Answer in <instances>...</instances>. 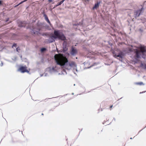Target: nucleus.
Segmentation results:
<instances>
[{"mask_svg":"<svg viewBox=\"0 0 146 146\" xmlns=\"http://www.w3.org/2000/svg\"><path fill=\"white\" fill-rule=\"evenodd\" d=\"M35 22V21H33L28 26V28L31 30V33L35 35L38 36H50L49 33H40V31L44 27V23L38 21L35 24L33 23Z\"/></svg>","mask_w":146,"mask_h":146,"instance_id":"1","label":"nucleus"},{"mask_svg":"<svg viewBox=\"0 0 146 146\" xmlns=\"http://www.w3.org/2000/svg\"><path fill=\"white\" fill-rule=\"evenodd\" d=\"M141 48L142 50L137 52L135 56L138 59L141 58L145 59L146 57V48L145 47H142Z\"/></svg>","mask_w":146,"mask_h":146,"instance_id":"2","label":"nucleus"},{"mask_svg":"<svg viewBox=\"0 0 146 146\" xmlns=\"http://www.w3.org/2000/svg\"><path fill=\"white\" fill-rule=\"evenodd\" d=\"M144 10V8L143 7L141 8L138 9L134 12V17L136 19L139 17L141 15L143 14Z\"/></svg>","mask_w":146,"mask_h":146,"instance_id":"3","label":"nucleus"},{"mask_svg":"<svg viewBox=\"0 0 146 146\" xmlns=\"http://www.w3.org/2000/svg\"><path fill=\"white\" fill-rule=\"evenodd\" d=\"M49 38L48 40H46V43H51L55 41V40L56 39H61L62 38L64 39H66V37H49Z\"/></svg>","mask_w":146,"mask_h":146,"instance_id":"4","label":"nucleus"},{"mask_svg":"<svg viewBox=\"0 0 146 146\" xmlns=\"http://www.w3.org/2000/svg\"><path fill=\"white\" fill-rule=\"evenodd\" d=\"M27 68V67L25 65V66L21 65L19 66L18 70L22 73H24L25 72L28 73L29 72V71L28 70Z\"/></svg>","mask_w":146,"mask_h":146,"instance_id":"5","label":"nucleus"},{"mask_svg":"<svg viewBox=\"0 0 146 146\" xmlns=\"http://www.w3.org/2000/svg\"><path fill=\"white\" fill-rule=\"evenodd\" d=\"M53 33L54 35L56 36H65L62 31L54 30Z\"/></svg>","mask_w":146,"mask_h":146,"instance_id":"6","label":"nucleus"},{"mask_svg":"<svg viewBox=\"0 0 146 146\" xmlns=\"http://www.w3.org/2000/svg\"><path fill=\"white\" fill-rule=\"evenodd\" d=\"M126 53L125 50L120 51L118 53L117 56L119 58L122 59Z\"/></svg>","mask_w":146,"mask_h":146,"instance_id":"7","label":"nucleus"},{"mask_svg":"<svg viewBox=\"0 0 146 146\" xmlns=\"http://www.w3.org/2000/svg\"><path fill=\"white\" fill-rule=\"evenodd\" d=\"M70 53L71 55L74 56L77 53L78 50L75 48L72 47L70 50Z\"/></svg>","mask_w":146,"mask_h":146,"instance_id":"8","label":"nucleus"},{"mask_svg":"<svg viewBox=\"0 0 146 146\" xmlns=\"http://www.w3.org/2000/svg\"><path fill=\"white\" fill-rule=\"evenodd\" d=\"M70 63V62L67 60L66 61L63 65H62V67L67 70H70L71 69V68L68 67V66H69Z\"/></svg>","mask_w":146,"mask_h":146,"instance_id":"9","label":"nucleus"},{"mask_svg":"<svg viewBox=\"0 0 146 146\" xmlns=\"http://www.w3.org/2000/svg\"><path fill=\"white\" fill-rule=\"evenodd\" d=\"M56 67V66L55 67L53 66L52 68L49 67L46 68V70L47 71L49 72L50 74H51L52 72H55L56 71V70L55 69Z\"/></svg>","mask_w":146,"mask_h":146,"instance_id":"10","label":"nucleus"},{"mask_svg":"<svg viewBox=\"0 0 146 146\" xmlns=\"http://www.w3.org/2000/svg\"><path fill=\"white\" fill-rule=\"evenodd\" d=\"M18 26L20 27H25L26 25L25 21H20L18 22Z\"/></svg>","mask_w":146,"mask_h":146,"instance_id":"11","label":"nucleus"},{"mask_svg":"<svg viewBox=\"0 0 146 146\" xmlns=\"http://www.w3.org/2000/svg\"><path fill=\"white\" fill-rule=\"evenodd\" d=\"M43 17H44L45 20L50 25H52L50 21H49L47 15H46L44 11H43L42 13Z\"/></svg>","mask_w":146,"mask_h":146,"instance_id":"12","label":"nucleus"},{"mask_svg":"<svg viewBox=\"0 0 146 146\" xmlns=\"http://www.w3.org/2000/svg\"><path fill=\"white\" fill-rule=\"evenodd\" d=\"M100 3V1H97L95 3L94 6L92 8V10H94L95 9H97L99 8Z\"/></svg>","mask_w":146,"mask_h":146,"instance_id":"13","label":"nucleus"},{"mask_svg":"<svg viewBox=\"0 0 146 146\" xmlns=\"http://www.w3.org/2000/svg\"><path fill=\"white\" fill-rule=\"evenodd\" d=\"M62 46L64 50V52L67 51L68 49L67 42L65 41H64L63 43Z\"/></svg>","mask_w":146,"mask_h":146,"instance_id":"14","label":"nucleus"},{"mask_svg":"<svg viewBox=\"0 0 146 146\" xmlns=\"http://www.w3.org/2000/svg\"><path fill=\"white\" fill-rule=\"evenodd\" d=\"M82 25V21L80 22L79 23H76L75 24H74L73 25L74 26V27L75 28H76L75 27V26H77L78 27L79 26H81ZM76 29H77V28H76Z\"/></svg>","mask_w":146,"mask_h":146,"instance_id":"15","label":"nucleus"},{"mask_svg":"<svg viewBox=\"0 0 146 146\" xmlns=\"http://www.w3.org/2000/svg\"><path fill=\"white\" fill-rule=\"evenodd\" d=\"M139 67H141L143 69L146 70V63L144 64L143 63H141L140 65L139 66Z\"/></svg>","mask_w":146,"mask_h":146,"instance_id":"16","label":"nucleus"},{"mask_svg":"<svg viewBox=\"0 0 146 146\" xmlns=\"http://www.w3.org/2000/svg\"><path fill=\"white\" fill-rule=\"evenodd\" d=\"M70 67H72L73 66H74L75 67H76V65L74 62H72V63H70L69 64Z\"/></svg>","mask_w":146,"mask_h":146,"instance_id":"17","label":"nucleus"},{"mask_svg":"<svg viewBox=\"0 0 146 146\" xmlns=\"http://www.w3.org/2000/svg\"><path fill=\"white\" fill-rule=\"evenodd\" d=\"M62 3L61 2V1H60V2H58L57 3V4L55 5L54 6V7L53 8V9L54 8H55L57 7V6H59V5H61L62 4Z\"/></svg>","mask_w":146,"mask_h":146,"instance_id":"18","label":"nucleus"},{"mask_svg":"<svg viewBox=\"0 0 146 146\" xmlns=\"http://www.w3.org/2000/svg\"><path fill=\"white\" fill-rule=\"evenodd\" d=\"M55 62L56 63V64L58 65H59L61 67H62V64H61L56 59H55Z\"/></svg>","mask_w":146,"mask_h":146,"instance_id":"19","label":"nucleus"},{"mask_svg":"<svg viewBox=\"0 0 146 146\" xmlns=\"http://www.w3.org/2000/svg\"><path fill=\"white\" fill-rule=\"evenodd\" d=\"M135 84H137V85H144V84H143V83L142 82H136L135 83Z\"/></svg>","mask_w":146,"mask_h":146,"instance_id":"20","label":"nucleus"},{"mask_svg":"<svg viewBox=\"0 0 146 146\" xmlns=\"http://www.w3.org/2000/svg\"><path fill=\"white\" fill-rule=\"evenodd\" d=\"M45 28L48 30H50L51 29V28L48 25H46L45 27Z\"/></svg>","mask_w":146,"mask_h":146,"instance_id":"21","label":"nucleus"},{"mask_svg":"<svg viewBox=\"0 0 146 146\" xmlns=\"http://www.w3.org/2000/svg\"><path fill=\"white\" fill-rule=\"evenodd\" d=\"M138 59L135 57V58L134 60V62L135 63L137 64L138 62Z\"/></svg>","mask_w":146,"mask_h":146,"instance_id":"22","label":"nucleus"},{"mask_svg":"<svg viewBox=\"0 0 146 146\" xmlns=\"http://www.w3.org/2000/svg\"><path fill=\"white\" fill-rule=\"evenodd\" d=\"M141 6L142 7H143L144 8V7H146V1H144L143 5H141Z\"/></svg>","mask_w":146,"mask_h":146,"instance_id":"23","label":"nucleus"},{"mask_svg":"<svg viewBox=\"0 0 146 146\" xmlns=\"http://www.w3.org/2000/svg\"><path fill=\"white\" fill-rule=\"evenodd\" d=\"M118 55V53L116 54L115 52L113 53V57H114L115 58H117V57H118L117 56Z\"/></svg>","mask_w":146,"mask_h":146,"instance_id":"24","label":"nucleus"},{"mask_svg":"<svg viewBox=\"0 0 146 146\" xmlns=\"http://www.w3.org/2000/svg\"><path fill=\"white\" fill-rule=\"evenodd\" d=\"M98 64V63L94 62V63H93V64L91 66L89 67L88 68H90L92 66H96V65H97Z\"/></svg>","mask_w":146,"mask_h":146,"instance_id":"25","label":"nucleus"},{"mask_svg":"<svg viewBox=\"0 0 146 146\" xmlns=\"http://www.w3.org/2000/svg\"><path fill=\"white\" fill-rule=\"evenodd\" d=\"M17 46V44L16 43H14L12 46L11 47L13 48L14 47L16 48Z\"/></svg>","mask_w":146,"mask_h":146,"instance_id":"26","label":"nucleus"},{"mask_svg":"<svg viewBox=\"0 0 146 146\" xmlns=\"http://www.w3.org/2000/svg\"><path fill=\"white\" fill-rule=\"evenodd\" d=\"M46 50V48H42L40 49L41 52H43Z\"/></svg>","mask_w":146,"mask_h":146,"instance_id":"27","label":"nucleus"},{"mask_svg":"<svg viewBox=\"0 0 146 146\" xmlns=\"http://www.w3.org/2000/svg\"><path fill=\"white\" fill-rule=\"evenodd\" d=\"M16 51L17 52H19V50H20V49L19 47H17L16 49Z\"/></svg>","mask_w":146,"mask_h":146,"instance_id":"28","label":"nucleus"},{"mask_svg":"<svg viewBox=\"0 0 146 146\" xmlns=\"http://www.w3.org/2000/svg\"><path fill=\"white\" fill-rule=\"evenodd\" d=\"M27 0H24L23 1H21L19 3V5H20L21 4H22L24 2H26V1H27Z\"/></svg>","mask_w":146,"mask_h":146,"instance_id":"29","label":"nucleus"},{"mask_svg":"<svg viewBox=\"0 0 146 146\" xmlns=\"http://www.w3.org/2000/svg\"><path fill=\"white\" fill-rule=\"evenodd\" d=\"M12 59L13 60L15 61L17 60V57L16 56H14L13 57V58H12Z\"/></svg>","mask_w":146,"mask_h":146,"instance_id":"30","label":"nucleus"},{"mask_svg":"<svg viewBox=\"0 0 146 146\" xmlns=\"http://www.w3.org/2000/svg\"><path fill=\"white\" fill-rule=\"evenodd\" d=\"M9 18H6L5 21V23H7L9 20Z\"/></svg>","mask_w":146,"mask_h":146,"instance_id":"31","label":"nucleus"},{"mask_svg":"<svg viewBox=\"0 0 146 146\" xmlns=\"http://www.w3.org/2000/svg\"><path fill=\"white\" fill-rule=\"evenodd\" d=\"M87 57L88 58H90V59H92L93 58V57H91V56H87Z\"/></svg>","mask_w":146,"mask_h":146,"instance_id":"32","label":"nucleus"},{"mask_svg":"<svg viewBox=\"0 0 146 146\" xmlns=\"http://www.w3.org/2000/svg\"><path fill=\"white\" fill-rule=\"evenodd\" d=\"M36 64L37 65H40L41 64L40 62H36Z\"/></svg>","mask_w":146,"mask_h":146,"instance_id":"33","label":"nucleus"},{"mask_svg":"<svg viewBox=\"0 0 146 146\" xmlns=\"http://www.w3.org/2000/svg\"><path fill=\"white\" fill-rule=\"evenodd\" d=\"M139 31L141 32H142L143 31V30L142 29H139Z\"/></svg>","mask_w":146,"mask_h":146,"instance_id":"34","label":"nucleus"},{"mask_svg":"<svg viewBox=\"0 0 146 146\" xmlns=\"http://www.w3.org/2000/svg\"><path fill=\"white\" fill-rule=\"evenodd\" d=\"M2 4V1L0 0V5H1Z\"/></svg>","mask_w":146,"mask_h":146,"instance_id":"35","label":"nucleus"},{"mask_svg":"<svg viewBox=\"0 0 146 146\" xmlns=\"http://www.w3.org/2000/svg\"><path fill=\"white\" fill-rule=\"evenodd\" d=\"M145 92H146V91H143L142 92H140L139 94H142V93H145Z\"/></svg>","mask_w":146,"mask_h":146,"instance_id":"36","label":"nucleus"},{"mask_svg":"<svg viewBox=\"0 0 146 146\" xmlns=\"http://www.w3.org/2000/svg\"><path fill=\"white\" fill-rule=\"evenodd\" d=\"M48 74L47 73H46L45 74L44 76H48Z\"/></svg>","mask_w":146,"mask_h":146,"instance_id":"37","label":"nucleus"},{"mask_svg":"<svg viewBox=\"0 0 146 146\" xmlns=\"http://www.w3.org/2000/svg\"><path fill=\"white\" fill-rule=\"evenodd\" d=\"M19 5V4H18L16 5H15V6H14V7H17V6H18Z\"/></svg>","mask_w":146,"mask_h":146,"instance_id":"38","label":"nucleus"},{"mask_svg":"<svg viewBox=\"0 0 146 146\" xmlns=\"http://www.w3.org/2000/svg\"><path fill=\"white\" fill-rule=\"evenodd\" d=\"M3 62H2L1 61V64H0V66H3Z\"/></svg>","mask_w":146,"mask_h":146,"instance_id":"39","label":"nucleus"},{"mask_svg":"<svg viewBox=\"0 0 146 146\" xmlns=\"http://www.w3.org/2000/svg\"><path fill=\"white\" fill-rule=\"evenodd\" d=\"M74 69H75L76 70V71H77V72L78 71V70H77V67H75V68H74Z\"/></svg>","mask_w":146,"mask_h":146,"instance_id":"40","label":"nucleus"},{"mask_svg":"<svg viewBox=\"0 0 146 146\" xmlns=\"http://www.w3.org/2000/svg\"><path fill=\"white\" fill-rule=\"evenodd\" d=\"M52 0H48V1L49 2H51L52 1Z\"/></svg>","mask_w":146,"mask_h":146,"instance_id":"41","label":"nucleus"},{"mask_svg":"<svg viewBox=\"0 0 146 146\" xmlns=\"http://www.w3.org/2000/svg\"><path fill=\"white\" fill-rule=\"evenodd\" d=\"M65 0H62V1H61L62 3H63Z\"/></svg>","mask_w":146,"mask_h":146,"instance_id":"42","label":"nucleus"},{"mask_svg":"<svg viewBox=\"0 0 146 146\" xmlns=\"http://www.w3.org/2000/svg\"><path fill=\"white\" fill-rule=\"evenodd\" d=\"M106 121H104L103 122V124H105V123H106Z\"/></svg>","mask_w":146,"mask_h":146,"instance_id":"43","label":"nucleus"},{"mask_svg":"<svg viewBox=\"0 0 146 146\" xmlns=\"http://www.w3.org/2000/svg\"><path fill=\"white\" fill-rule=\"evenodd\" d=\"M43 75H44L43 74H40V77H42V76H43Z\"/></svg>","mask_w":146,"mask_h":146,"instance_id":"44","label":"nucleus"},{"mask_svg":"<svg viewBox=\"0 0 146 146\" xmlns=\"http://www.w3.org/2000/svg\"><path fill=\"white\" fill-rule=\"evenodd\" d=\"M119 60L121 62H123V60H122V59H120Z\"/></svg>","mask_w":146,"mask_h":146,"instance_id":"45","label":"nucleus"},{"mask_svg":"<svg viewBox=\"0 0 146 146\" xmlns=\"http://www.w3.org/2000/svg\"><path fill=\"white\" fill-rule=\"evenodd\" d=\"M63 71H64V72H65L66 73V74H67V73H66V71L65 70H63Z\"/></svg>","mask_w":146,"mask_h":146,"instance_id":"46","label":"nucleus"},{"mask_svg":"<svg viewBox=\"0 0 146 146\" xmlns=\"http://www.w3.org/2000/svg\"><path fill=\"white\" fill-rule=\"evenodd\" d=\"M112 107H113V105H111L110 106V108H111Z\"/></svg>","mask_w":146,"mask_h":146,"instance_id":"47","label":"nucleus"},{"mask_svg":"<svg viewBox=\"0 0 146 146\" xmlns=\"http://www.w3.org/2000/svg\"><path fill=\"white\" fill-rule=\"evenodd\" d=\"M115 121V118H113V119Z\"/></svg>","mask_w":146,"mask_h":146,"instance_id":"48","label":"nucleus"},{"mask_svg":"<svg viewBox=\"0 0 146 146\" xmlns=\"http://www.w3.org/2000/svg\"><path fill=\"white\" fill-rule=\"evenodd\" d=\"M42 62H43V59H42Z\"/></svg>","mask_w":146,"mask_h":146,"instance_id":"49","label":"nucleus"},{"mask_svg":"<svg viewBox=\"0 0 146 146\" xmlns=\"http://www.w3.org/2000/svg\"><path fill=\"white\" fill-rule=\"evenodd\" d=\"M118 38H120V39H121V37H118Z\"/></svg>","mask_w":146,"mask_h":146,"instance_id":"50","label":"nucleus"},{"mask_svg":"<svg viewBox=\"0 0 146 146\" xmlns=\"http://www.w3.org/2000/svg\"><path fill=\"white\" fill-rule=\"evenodd\" d=\"M11 23V22L10 21V22L8 23V24H9L10 23Z\"/></svg>","mask_w":146,"mask_h":146,"instance_id":"51","label":"nucleus"},{"mask_svg":"<svg viewBox=\"0 0 146 146\" xmlns=\"http://www.w3.org/2000/svg\"><path fill=\"white\" fill-rule=\"evenodd\" d=\"M20 57H21V58H22V55H21V56H20Z\"/></svg>","mask_w":146,"mask_h":146,"instance_id":"52","label":"nucleus"},{"mask_svg":"<svg viewBox=\"0 0 146 146\" xmlns=\"http://www.w3.org/2000/svg\"><path fill=\"white\" fill-rule=\"evenodd\" d=\"M110 45H111H111L112 44L111 43V44L110 43Z\"/></svg>","mask_w":146,"mask_h":146,"instance_id":"53","label":"nucleus"},{"mask_svg":"<svg viewBox=\"0 0 146 146\" xmlns=\"http://www.w3.org/2000/svg\"><path fill=\"white\" fill-rule=\"evenodd\" d=\"M72 95H74V93H72Z\"/></svg>","mask_w":146,"mask_h":146,"instance_id":"54","label":"nucleus"},{"mask_svg":"<svg viewBox=\"0 0 146 146\" xmlns=\"http://www.w3.org/2000/svg\"><path fill=\"white\" fill-rule=\"evenodd\" d=\"M42 115H43V113H42V114H41Z\"/></svg>","mask_w":146,"mask_h":146,"instance_id":"55","label":"nucleus"},{"mask_svg":"<svg viewBox=\"0 0 146 146\" xmlns=\"http://www.w3.org/2000/svg\"><path fill=\"white\" fill-rule=\"evenodd\" d=\"M132 139V137H131V138H130V139Z\"/></svg>","mask_w":146,"mask_h":146,"instance_id":"56","label":"nucleus"},{"mask_svg":"<svg viewBox=\"0 0 146 146\" xmlns=\"http://www.w3.org/2000/svg\"><path fill=\"white\" fill-rule=\"evenodd\" d=\"M75 84H74V86H75Z\"/></svg>","mask_w":146,"mask_h":146,"instance_id":"57","label":"nucleus"},{"mask_svg":"<svg viewBox=\"0 0 146 146\" xmlns=\"http://www.w3.org/2000/svg\"><path fill=\"white\" fill-rule=\"evenodd\" d=\"M74 74H76V73L75 72H74Z\"/></svg>","mask_w":146,"mask_h":146,"instance_id":"58","label":"nucleus"},{"mask_svg":"<svg viewBox=\"0 0 146 146\" xmlns=\"http://www.w3.org/2000/svg\"><path fill=\"white\" fill-rule=\"evenodd\" d=\"M25 36L27 37V36Z\"/></svg>","mask_w":146,"mask_h":146,"instance_id":"59","label":"nucleus"},{"mask_svg":"<svg viewBox=\"0 0 146 146\" xmlns=\"http://www.w3.org/2000/svg\"><path fill=\"white\" fill-rule=\"evenodd\" d=\"M1 37H0V39H1Z\"/></svg>","mask_w":146,"mask_h":146,"instance_id":"60","label":"nucleus"},{"mask_svg":"<svg viewBox=\"0 0 146 146\" xmlns=\"http://www.w3.org/2000/svg\"><path fill=\"white\" fill-rule=\"evenodd\" d=\"M122 98H122H121L120 99H121Z\"/></svg>","mask_w":146,"mask_h":146,"instance_id":"61","label":"nucleus"}]
</instances>
